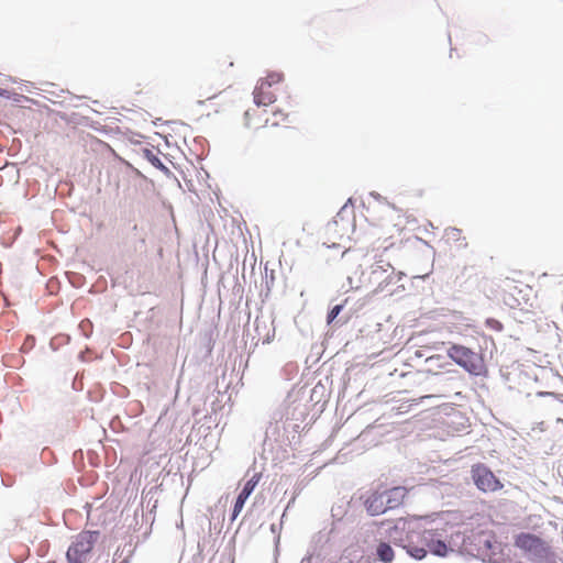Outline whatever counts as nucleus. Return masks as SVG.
Here are the masks:
<instances>
[{
	"label": "nucleus",
	"instance_id": "1a4fd4ad",
	"mask_svg": "<svg viewBox=\"0 0 563 563\" xmlns=\"http://www.w3.org/2000/svg\"><path fill=\"white\" fill-rule=\"evenodd\" d=\"M449 354L457 364L465 367L473 358V353L464 346L454 345L450 349Z\"/></svg>",
	"mask_w": 563,
	"mask_h": 563
},
{
	"label": "nucleus",
	"instance_id": "9b49d317",
	"mask_svg": "<svg viewBox=\"0 0 563 563\" xmlns=\"http://www.w3.org/2000/svg\"><path fill=\"white\" fill-rule=\"evenodd\" d=\"M262 478V474L261 473H255L244 485L242 492L240 493V495H242L243 497H250V495L253 493L254 488L256 487V485L260 483Z\"/></svg>",
	"mask_w": 563,
	"mask_h": 563
},
{
	"label": "nucleus",
	"instance_id": "4468645a",
	"mask_svg": "<svg viewBox=\"0 0 563 563\" xmlns=\"http://www.w3.org/2000/svg\"><path fill=\"white\" fill-rule=\"evenodd\" d=\"M408 553L415 558V559H418V560H421L426 556L427 554V550L423 549V548H419V547H413V545H409L408 547Z\"/></svg>",
	"mask_w": 563,
	"mask_h": 563
},
{
	"label": "nucleus",
	"instance_id": "4be33fe9",
	"mask_svg": "<svg viewBox=\"0 0 563 563\" xmlns=\"http://www.w3.org/2000/svg\"><path fill=\"white\" fill-rule=\"evenodd\" d=\"M451 233H452L453 235H456V234L459 233V230H456V229H452V230H451Z\"/></svg>",
	"mask_w": 563,
	"mask_h": 563
},
{
	"label": "nucleus",
	"instance_id": "5701e85b",
	"mask_svg": "<svg viewBox=\"0 0 563 563\" xmlns=\"http://www.w3.org/2000/svg\"><path fill=\"white\" fill-rule=\"evenodd\" d=\"M429 397H430V395H423L420 397V399H424V398H429Z\"/></svg>",
	"mask_w": 563,
	"mask_h": 563
},
{
	"label": "nucleus",
	"instance_id": "39448f33",
	"mask_svg": "<svg viewBox=\"0 0 563 563\" xmlns=\"http://www.w3.org/2000/svg\"><path fill=\"white\" fill-rule=\"evenodd\" d=\"M467 551L483 562H490L493 559L492 537L487 532H478L468 539Z\"/></svg>",
	"mask_w": 563,
	"mask_h": 563
},
{
	"label": "nucleus",
	"instance_id": "7ed1b4c3",
	"mask_svg": "<svg viewBox=\"0 0 563 563\" xmlns=\"http://www.w3.org/2000/svg\"><path fill=\"white\" fill-rule=\"evenodd\" d=\"M97 532H80L66 553L68 563H85L87 555L91 552L97 540Z\"/></svg>",
	"mask_w": 563,
	"mask_h": 563
},
{
	"label": "nucleus",
	"instance_id": "aec40b11",
	"mask_svg": "<svg viewBox=\"0 0 563 563\" xmlns=\"http://www.w3.org/2000/svg\"><path fill=\"white\" fill-rule=\"evenodd\" d=\"M503 484L499 483V481L497 478H495V489L497 490L498 487H501Z\"/></svg>",
	"mask_w": 563,
	"mask_h": 563
},
{
	"label": "nucleus",
	"instance_id": "f03ea898",
	"mask_svg": "<svg viewBox=\"0 0 563 563\" xmlns=\"http://www.w3.org/2000/svg\"><path fill=\"white\" fill-rule=\"evenodd\" d=\"M284 81L282 73L272 71L262 78L254 89V102L262 107H267L275 102L276 95Z\"/></svg>",
	"mask_w": 563,
	"mask_h": 563
},
{
	"label": "nucleus",
	"instance_id": "f8f14e48",
	"mask_svg": "<svg viewBox=\"0 0 563 563\" xmlns=\"http://www.w3.org/2000/svg\"><path fill=\"white\" fill-rule=\"evenodd\" d=\"M225 89V84H221L220 86L210 89L209 91H202L199 93L200 97H205L206 99H212L221 93Z\"/></svg>",
	"mask_w": 563,
	"mask_h": 563
},
{
	"label": "nucleus",
	"instance_id": "f3484780",
	"mask_svg": "<svg viewBox=\"0 0 563 563\" xmlns=\"http://www.w3.org/2000/svg\"><path fill=\"white\" fill-rule=\"evenodd\" d=\"M341 310H342V306H341V305H336V306H334V307L330 310V312H329V314H328V322H329V323H330V322H332V321L338 317V314L341 312Z\"/></svg>",
	"mask_w": 563,
	"mask_h": 563
},
{
	"label": "nucleus",
	"instance_id": "423d86ee",
	"mask_svg": "<svg viewBox=\"0 0 563 563\" xmlns=\"http://www.w3.org/2000/svg\"><path fill=\"white\" fill-rule=\"evenodd\" d=\"M268 123L267 110L257 104L244 112V125L249 129L258 130Z\"/></svg>",
	"mask_w": 563,
	"mask_h": 563
},
{
	"label": "nucleus",
	"instance_id": "412c9836",
	"mask_svg": "<svg viewBox=\"0 0 563 563\" xmlns=\"http://www.w3.org/2000/svg\"><path fill=\"white\" fill-rule=\"evenodd\" d=\"M501 328H503V325L500 323H498V321L496 320L495 321V329H501Z\"/></svg>",
	"mask_w": 563,
	"mask_h": 563
},
{
	"label": "nucleus",
	"instance_id": "f257e3e1",
	"mask_svg": "<svg viewBox=\"0 0 563 563\" xmlns=\"http://www.w3.org/2000/svg\"><path fill=\"white\" fill-rule=\"evenodd\" d=\"M407 489L405 487H393L384 492H375L365 500V508L372 516L386 512L402 505Z\"/></svg>",
	"mask_w": 563,
	"mask_h": 563
},
{
	"label": "nucleus",
	"instance_id": "ddd939ff",
	"mask_svg": "<svg viewBox=\"0 0 563 563\" xmlns=\"http://www.w3.org/2000/svg\"><path fill=\"white\" fill-rule=\"evenodd\" d=\"M247 497H243L242 495L239 494L238 498H236V501L234 504V507H233V512H232V519L234 520L239 514L242 511L243 507H244V504L246 501Z\"/></svg>",
	"mask_w": 563,
	"mask_h": 563
},
{
	"label": "nucleus",
	"instance_id": "0eeeda50",
	"mask_svg": "<svg viewBox=\"0 0 563 563\" xmlns=\"http://www.w3.org/2000/svg\"><path fill=\"white\" fill-rule=\"evenodd\" d=\"M473 479L476 486L483 490L487 492L493 486V473L483 465H476L472 470Z\"/></svg>",
	"mask_w": 563,
	"mask_h": 563
},
{
	"label": "nucleus",
	"instance_id": "20e7f679",
	"mask_svg": "<svg viewBox=\"0 0 563 563\" xmlns=\"http://www.w3.org/2000/svg\"><path fill=\"white\" fill-rule=\"evenodd\" d=\"M516 548L537 558H545L550 553V545L540 536L533 533H520L515 537Z\"/></svg>",
	"mask_w": 563,
	"mask_h": 563
},
{
	"label": "nucleus",
	"instance_id": "6e6552de",
	"mask_svg": "<svg viewBox=\"0 0 563 563\" xmlns=\"http://www.w3.org/2000/svg\"><path fill=\"white\" fill-rule=\"evenodd\" d=\"M434 533L432 531H426L423 533V540L429 551L438 556H445L449 552L448 545L438 539H434Z\"/></svg>",
	"mask_w": 563,
	"mask_h": 563
},
{
	"label": "nucleus",
	"instance_id": "a211bd4d",
	"mask_svg": "<svg viewBox=\"0 0 563 563\" xmlns=\"http://www.w3.org/2000/svg\"><path fill=\"white\" fill-rule=\"evenodd\" d=\"M152 162V164L156 167H164V165L162 164V162L159 161L158 157L156 156H153V158L150 159Z\"/></svg>",
	"mask_w": 563,
	"mask_h": 563
},
{
	"label": "nucleus",
	"instance_id": "dca6fc26",
	"mask_svg": "<svg viewBox=\"0 0 563 563\" xmlns=\"http://www.w3.org/2000/svg\"><path fill=\"white\" fill-rule=\"evenodd\" d=\"M409 376H410L411 382H412L415 385H417V386L421 385V384L424 382V379H426V378H428V376H427V375H424V374H422V373H419V372H418V373H415V374H411V375H409Z\"/></svg>",
	"mask_w": 563,
	"mask_h": 563
},
{
	"label": "nucleus",
	"instance_id": "9d476101",
	"mask_svg": "<svg viewBox=\"0 0 563 563\" xmlns=\"http://www.w3.org/2000/svg\"><path fill=\"white\" fill-rule=\"evenodd\" d=\"M377 555L384 563H390L394 560V551L391 547L385 542L378 544Z\"/></svg>",
	"mask_w": 563,
	"mask_h": 563
},
{
	"label": "nucleus",
	"instance_id": "2eb2a0df",
	"mask_svg": "<svg viewBox=\"0 0 563 563\" xmlns=\"http://www.w3.org/2000/svg\"><path fill=\"white\" fill-rule=\"evenodd\" d=\"M287 117L288 114L282 111L273 112L272 118H269V123L271 125H278L280 122L286 121Z\"/></svg>",
	"mask_w": 563,
	"mask_h": 563
},
{
	"label": "nucleus",
	"instance_id": "6ab92c4d",
	"mask_svg": "<svg viewBox=\"0 0 563 563\" xmlns=\"http://www.w3.org/2000/svg\"><path fill=\"white\" fill-rule=\"evenodd\" d=\"M400 231H401V230H400L399 228L395 227V228H394V233H391V234H390V238H394V236H395V234L399 235V234H400Z\"/></svg>",
	"mask_w": 563,
	"mask_h": 563
}]
</instances>
